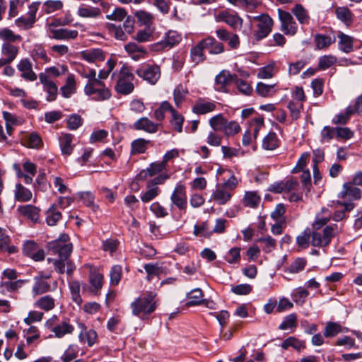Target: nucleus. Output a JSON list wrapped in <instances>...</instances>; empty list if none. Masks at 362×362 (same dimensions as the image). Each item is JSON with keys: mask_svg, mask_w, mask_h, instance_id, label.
Listing matches in <instances>:
<instances>
[{"mask_svg": "<svg viewBox=\"0 0 362 362\" xmlns=\"http://www.w3.org/2000/svg\"><path fill=\"white\" fill-rule=\"evenodd\" d=\"M144 268L147 273V279L148 281H150L153 276H158L162 272V269L158 264H146Z\"/></svg>", "mask_w": 362, "mask_h": 362, "instance_id": "obj_61", "label": "nucleus"}, {"mask_svg": "<svg viewBox=\"0 0 362 362\" xmlns=\"http://www.w3.org/2000/svg\"><path fill=\"white\" fill-rule=\"evenodd\" d=\"M170 199L173 204L179 209H185L187 204L185 187L183 185H177L172 193Z\"/></svg>", "mask_w": 362, "mask_h": 362, "instance_id": "obj_14", "label": "nucleus"}, {"mask_svg": "<svg viewBox=\"0 0 362 362\" xmlns=\"http://www.w3.org/2000/svg\"><path fill=\"white\" fill-rule=\"evenodd\" d=\"M315 41L317 49H321L329 47L334 42V36H329L325 35H316L315 36Z\"/></svg>", "mask_w": 362, "mask_h": 362, "instance_id": "obj_45", "label": "nucleus"}, {"mask_svg": "<svg viewBox=\"0 0 362 362\" xmlns=\"http://www.w3.org/2000/svg\"><path fill=\"white\" fill-rule=\"evenodd\" d=\"M337 18L346 25H350L353 22V15L347 7H337L335 8Z\"/></svg>", "mask_w": 362, "mask_h": 362, "instance_id": "obj_32", "label": "nucleus"}, {"mask_svg": "<svg viewBox=\"0 0 362 362\" xmlns=\"http://www.w3.org/2000/svg\"><path fill=\"white\" fill-rule=\"evenodd\" d=\"M148 142L149 141L141 138L133 141L132 143V154L144 153L147 148Z\"/></svg>", "mask_w": 362, "mask_h": 362, "instance_id": "obj_49", "label": "nucleus"}, {"mask_svg": "<svg viewBox=\"0 0 362 362\" xmlns=\"http://www.w3.org/2000/svg\"><path fill=\"white\" fill-rule=\"evenodd\" d=\"M311 238V232L309 229L305 230L296 238L297 245L301 248L308 247Z\"/></svg>", "mask_w": 362, "mask_h": 362, "instance_id": "obj_53", "label": "nucleus"}, {"mask_svg": "<svg viewBox=\"0 0 362 362\" xmlns=\"http://www.w3.org/2000/svg\"><path fill=\"white\" fill-rule=\"evenodd\" d=\"M69 240L67 234H62L58 239L48 243L49 250L58 255L59 259H48V262H52L55 270L59 274L65 272V266L70 267L71 261L69 257L72 252V244L68 243Z\"/></svg>", "mask_w": 362, "mask_h": 362, "instance_id": "obj_1", "label": "nucleus"}, {"mask_svg": "<svg viewBox=\"0 0 362 362\" xmlns=\"http://www.w3.org/2000/svg\"><path fill=\"white\" fill-rule=\"evenodd\" d=\"M1 53L7 57V61L13 62L18 53V47L11 43H4Z\"/></svg>", "mask_w": 362, "mask_h": 362, "instance_id": "obj_44", "label": "nucleus"}, {"mask_svg": "<svg viewBox=\"0 0 362 362\" xmlns=\"http://www.w3.org/2000/svg\"><path fill=\"white\" fill-rule=\"evenodd\" d=\"M307 264V261L305 258H296L288 267L287 271L292 274H296L303 271Z\"/></svg>", "mask_w": 362, "mask_h": 362, "instance_id": "obj_51", "label": "nucleus"}, {"mask_svg": "<svg viewBox=\"0 0 362 362\" xmlns=\"http://www.w3.org/2000/svg\"><path fill=\"white\" fill-rule=\"evenodd\" d=\"M187 94V90L182 85H179L175 88L173 91V99L177 107H180L182 102L185 100Z\"/></svg>", "mask_w": 362, "mask_h": 362, "instance_id": "obj_50", "label": "nucleus"}, {"mask_svg": "<svg viewBox=\"0 0 362 362\" xmlns=\"http://www.w3.org/2000/svg\"><path fill=\"white\" fill-rule=\"evenodd\" d=\"M204 294L200 288H194L187 293L188 302L187 306H194L201 304H204L208 308H211L209 304L211 303L207 300L203 298Z\"/></svg>", "mask_w": 362, "mask_h": 362, "instance_id": "obj_21", "label": "nucleus"}, {"mask_svg": "<svg viewBox=\"0 0 362 362\" xmlns=\"http://www.w3.org/2000/svg\"><path fill=\"white\" fill-rule=\"evenodd\" d=\"M216 20L218 22H224L233 29L241 27L243 25V19L235 12H230L224 10L219 12L216 16Z\"/></svg>", "mask_w": 362, "mask_h": 362, "instance_id": "obj_11", "label": "nucleus"}, {"mask_svg": "<svg viewBox=\"0 0 362 362\" xmlns=\"http://www.w3.org/2000/svg\"><path fill=\"white\" fill-rule=\"evenodd\" d=\"M84 93L96 101L106 100L111 97L110 89L102 81L95 83L86 84Z\"/></svg>", "mask_w": 362, "mask_h": 362, "instance_id": "obj_7", "label": "nucleus"}, {"mask_svg": "<svg viewBox=\"0 0 362 362\" xmlns=\"http://www.w3.org/2000/svg\"><path fill=\"white\" fill-rule=\"evenodd\" d=\"M124 49L134 60L144 58L147 54L146 50L143 47L138 45L135 42H129L125 45Z\"/></svg>", "mask_w": 362, "mask_h": 362, "instance_id": "obj_25", "label": "nucleus"}, {"mask_svg": "<svg viewBox=\"0 0 362 362\" xmlns=\"http://www.w3.org/2000/svg\"><path fill=\"white\" fill-rule=\"evenodd\" d=\"M309 295V292L307 289L299 287L296 288L293 293H292V297L293 298V300L300 305H303L305 300V298Z\"/></svg>", "mask_w": 362, "mask_h": 362, "instance_id": "obj_56", "label": "nucleus"}, {"mask_svg": "<svg viewBox=\"0 0 362 362\" xmlns=\"http://www.w3.org/2000/svg\"><path fill=\"white\" fill-rule=\"evenodd\" d=\"M161 124L155 123L146 117H143L134 123V128L136 130L144 131L149 134L158 132Z\"/></svg>", "mask_w": 362, "mask_h": 362, "instance_id": "obj_16", "label": "nucleus"}, {"mask_svg": "<svg viewBox=\"0 0 362 362\" xmlns=\"http://www.w3.org/2000/svg\"><path fill=\"white\" fill-rule=\"evenodd\" d=\"M339 232L337 225L327 226L322 230V235L317 231L311 233V245L314 247L327 246L333 237Z\"/></svg>", "mask_w": 362, "mask_h": 362, "instance_id": "obj_6", "label": "nucleus"}, {"mask_svg": "<svg viewBox=\"0 0 362 362\" xmlns=\"http://www.w3.org/2000/svg\"><path fill=\"white\" fill-rule=\"evenodd\" d=\"M209 125L214 131H220L226 136H232L241 130L240 124L235 121H228L221 114L216 115L209 119Z\"/></svg>", "mask_w": 362, "mask_h": 362, "instance_id": "obj_4", "label": "nucleus"}, {"mask_svg": "<svg viewBox=\"0 0 362 362\" xmlns=\"http://www.w3.org/2000/svg\"><path fill=\"white\" fill-rule=\"evenodd\" d=\"M33 194L30 190L25 188L21 184H16L15 189V197L18 202H28L32 199Z\"/></svg>", "mask_w": 362, "mask_h": 362, "instance_id": "obj_38", "label": "nucleus"}, {"mask_svg": "<svg viewBox=\"0 0 362 362\" xmlns=\"http://www.w3.org/2000/svg\"><path fill=\"white\" fill-rule=\"evenodd\" d=\"M22 142L24 146L30 148H39L42 145L41 138L35 132H33L28 136H25L23 138Z\"/></svg>", "mask_w": 362, "mask_h": 362, "instance_id": "obj_35", "label": "nucleus"}, {"mask_svg": "<svg viewBox=\"0 0 362 362\" xmlns=\"http://www.w3.org/2000/svg\"><path fill=\"white\" fill-rule=\"evenodd\" d=\"M63 2L60 0H48L44 3L45 12L52 13L63 8Z\"/></svg>", "mask_w": 362, "mask_h": 362, "instance_id": "obj_54", "label": "nucleus"}, {"mask_svg": "<svg viewBox=\"0 0 362 362\" xmlns=\"http://www.w3.org/2000/svg\"><path fill=\"white\" fill-rule=\"evenodd\" d=\"M134 76L129 67L123 64L117 76L115 90L121 95H126L132 93L134 89Z\"/></svg>", "mask_w": 362, "mask_h": 362, "instance_id": "obj_5", "label": "nucleus"}, {"mask_svg": "<svg viewBox=\"0 0 362 362\" xmlns=\"http://www.w3.org/2000/svg\"><path fill=\"white\" fill-rule=\"evenodd\" d=\"M261 202V196L255 191H247L245 193L242 200L243 205L245 207L256 209Z\"/></svg>", "mask_w": 362, "mask_h": 362, "instance_id": "obj_23", "label": "nucleus"}, {"mask_svg": "<svg viewBox=\"0 0 362 362\" xmlns=\"http://www.w3.org/2000/svg\"><path fill=\"white\" fill-rule=\"evenodd\" d=\"M0 39L5 41L4 43H12L20 42L22 37L20 35L15 34L13 30L7 28L0 29Z\"/></svg>", "mask_w": 362, "mask_h": 362, "instance_id": "obj_39", "label": "nucleus"}, {"mask_svg": "<svg viewBox=\"0 0 362 362\" xmlns=\"http://www.w3.org/2000/svg\"><path fill=\"white\" fill-rule=\"evenodd\" d=\"M281 347L284 349L292 347L297 351L300 352L302 349L305 348V344L303 341H300L294 337H289L282 342Z\"/></svg>", "mask_w": 362, "mask_h": 362, "instance_id": "obj_36", "label": "nucleus"}, {"mask_svg": "<svg viewBox=\"0 0 362 362\" xmlns=\"http://www.w3.org/2000/svg\"><path fill=\"white\" fill-rule=\"evenodd\" d=\"M17 68L21 72V76L24 79L30 81L37 79V75L33 71L32 63L28 59L21 60L17 65Z\"/></svg>", "mask_w": 362, "mask_h": 362, "instance_id": "obj_19", "label": "nucleus"}, {"mask_svg": "<svg viewBox=\"0 0 362 362\" xmlns=\"http://www.w3.org/2000/svg\"><path fill=\"white\" fill-rule=\"evenodd\" d=\"M74 330V327L67 321H63L52 328V332L57 338H62L66 334H71Z\"/></svg>", "mask_w": 362, "mask_h": 362, "instance_id": "obj_28", "label": "nucleus"}, {"mask_svg": "<svg viewBox=\"0 0 362 362\" xmlns=\"http://www.w3.org/2000/svg\"><path fill=\"white\" fill-rule=\"evenodd\" d=\"M138 76L150 84H156L160 77V69L156 64H144L136 70Z\"/></svg>", "mask_w": 362, "mask_h": 362, "instance_id": "obj_8", "label": "nucleus"}, {"mask_svg": "<svg viewBox=\"0 0 362 362\" xmlns=\"http://www.w3.org/2000/svg\"><path fill=\"white\" fill-rule=\"evenodd\" d=\"M204 49H209L211 54H219L224 52V46L222 42H218L213 37H207L201 40Z\"/></svg>", "mask_w": 362, "mask_h": 362, "instance_id": "obj_20", "label": "nucleus"}, {"mask_svg": "<svg viewBox=\"0 0 362 362\" xmlns=\"http://www.w3.org/2000/svg\"><path fill=\"white\" fill-rule=\"evenodd\" d=\"M336 61L337 59L334 56H322L319 59L318 68L322 70L327 69L332 66L336 62Z\"/></svg>", "mask_w": 362, "mask_h": 362, "instance_id": "obj_60", "label": "nucleus"}, {"mask_svg": "<svg viewBox=\"0 0 362 362\" xmlns=\"http://www.w3.org/2000/svg\"><path fill=\"white\" fill-rule=\"evenodd\" d=\"M215 34L221 41L227 42L230 49H236L240 47V40L236 33H230L226 28H218L216 30Z\"/></svg>", "mask_w": 362, "mask_h": 362, "instance_id": "obj_12", "label": "nucleus"}, {"mask_svg": "<svg viewBox=\"0 0 362 362\" xmlns=\"http://www.w3.org/2000/svg\"><path fill=\"white\" fill-rule=\"evenodd\" d=\"M50 290V285L43 279L42 274L41 273L35 277V284L33 286L32 291L35 296L47 293Z\"/></svg>", "mask_w": 362, "mask_h": 362, "instance_id": "obj_27", "label": "nucleus"}, {"mask_svg": "<svg viewBox=\"0 0 362 362\" xmlns=\"http://www.w3.org/2000/svg\"><path fill=\"white\" fill-rule=\"evenodd\" d=\"M62 218V214L56 211L55 204H52L47 211L46 222L49 226H55Z\"/></svg>", "mask_w": 362, "mask_h": 362, "instance_id": "obj_48", "label": "nucleus"}, {"mask_svg": "<svg viewBox=\"0 0 362 362\" xmlns=\"http://www.w3.org/2000/svg\"><path fill=\"white\" fill-rule=\"evenodd\" d=\"M69 288L72 300L78 305H81L82 299L80 296V284L77 281L70 282Z\"/></svg>", "mask_w": 362, "mask_h": 362, "instance_id": "obj_55", "label": "nucleus"}, {"mask_svg": "<svg viewBox=\"0 0 362 362\" xmlns=\"http://www.w3.org/2000/svg\"><path fill=\"white\" fill-rule=\"evenodd\" d=\"M293 14L301 24L308 23L309 15L308 11L300 4H297L292 9Z\"/></svg>", "mask_w": 362, "mask_h": 362, "instance_id": "obj_46", "label": "nucleus"}, {"mask_svg": "<svg viewBox=\"0 0 362 362\" xmlns=\"http://www.w3.org/2000/svg\"><path fill=\"white\" fill-rule=\"evenodd\" d=\"M361 191L354 183L347 182L344 183L341 189L338 194L339 198L349 201H356L361 199Z\"/></svg>", "mask_w": 362, "mask_h": 362, "instance_id": "obj_13", "label": "nucleus"}, {"mask_svg": "<svg viewBox=\"0 0 362 362\" xmlns=\"http://www.w3.org/2000/svg\"><path fill=\"white\" fill-rule=\"evenodd\" d=\"M180 40V37L176 36L175 32H169L167 34L165 40L161 41L154 45V49L159 50L166 47H173L175 44L177 43Z\"/></svg>", "mask_w": 362, "mask_h": 362, "instance_id": "obj_37", "label": "nucleus"}, {"mask_svg": "<svg viewBox=\"0 0 362 362\" xmlns=\"http://www.w3.org/2000/svg\"><path fill=\"white\" fill-rule=\"evenodd\" d=\"M74 136L71 134L62 133L59 138L62 153L65 156L71 154L74 146L71 144Z\"/></svg>", "mask_w": 362, "mask_h": 362, "instance_id": "obj_24", "label": "nucleus"}, {"mask_svg": "<svg viewBox=\"0 0 362 362\" xmlns=\"http://www.w3.org/2000/svg\"><path fill=\"white\" fill-rule=\"evenodd\" d=\"M103 276L96 270H91L89 276V281L93 287L92 291L97 292L103 286Z\"/></svg>", "mask_w": 362, "mask_h": 362, "instance_id": "obj_41", "label": "nucleus"}, {"mask_svg": "<svg viewBox=\"0 0 362 362\" xmlns=\"http://www.w3.org/2000/svg\"><path fill=\"white\" fill-rule=\"evenodd\" d=\"M238 185V180L233 175L228 180L216 185L213 191L210 201H213L219 205L226 204L232 197V192Z\"/></svg>", "mask_w": 362, "mask_h": 362, "instance_id": "obj_2", "label": "nucleus"}, {"mask_svg": "<svg viewBox=\"0 0 362 362\" xmlns=\"http://www.w3.org/2000/svg\"><path fill=\"white\" fill-rule=\"evenodd\" d=\"M55 299L50 295H46L37 299L34 305L46 312L52 310L55 307Z\"/></svg>", "mask_w": 362, "mask_h": 362, "instance_id": "obj_29", "label": "nucleus"}, {"mask_svg": "<svg viewBox=\"0 0 362 362\" xmlns=\"http://www.w3.org/2000/svg\"><path fill=\"white\" fill-rule=\"evenodd\" d=\"M35 21V13L32 11L28 18H18L16 20V24L17 26L23 28L24 29L30 28Z\"/></svg>", "mask_w": 362, "mask_h": 362, "instance_id": "obj_52", "label": "nucleus"}, {"mask_svg": "<svg viewBox=\"0 0 362 362\" xmlns=\"http://www.w3.org/2000/svg\"><path fill=\"white\" fill-rule=\"evenodd\" d=\"M83 120L79 115L74 114L67 120V127L71 130H76L82 125Z\"/></svg>", "mask_w": 362, "mask_h": 362, "instance_id": "obj_64", "label": "nucleus"}, {"mask_svg": "<svg viewBox=\"0 0 362 362\" xmlns=\"http://www.w3.org/2000/svg\"><path fill=\"white\" fill-rule=\"evenodd\" d=\"M80 198L83 201L87 206L91 208L93 211H96L98 206L94 203V197L90 192H83L79 193Z\"/></svg>", "mask_w": 362, "mask_h": 362, "instance_id": "obj_59", "label": "nucleus"}, {"mask_svg": "<svg viewBox=\"0 0 362 362\" xmlns=\"http://www.w3.org/2000/svg\"><path fill=\"white\" fill-rule=\"evenodd\" d=\"M235 79H236V75H232L223 70L216 76L215 89L221 92H227V86L234 83Z\"/></svg>", "mask_w": 362, "mask_h": 362, "instance_id": "obj_15", "label": "nucleus"}, {"mask_svg": "<svg viewBox=\"0 0 362 362\" xmlns=\"http://www.w3.org/2000/svg\"><path fill=\"white\" fill-rule=\"evenodd\" d=\"M339 45L341 50L345 53H349L352 50L353 37L339 32L338 34Z\"/></svg>", "mask_w": 362, "mask_h": 362, "instance_id": "obj_40", "label": "nucleus"}, {"mask_svg": "<svg viewBox=\"0 0 362 362\" xmlns=\"http://www.w3.org/2000/svg\"><path fill=\"white\" fill-rule=\"evenodd\" d=\"M275 86V84L267 85L264 83L259 82L257 84L256 92L262 97H270L276 93V90L274 89Z\"/></svg>", "mask_w": 362, "mask_h": 362, "instance_id": "obj_43", "label": "nucleus"}, {"mask_svg": "<svg viewBox=\"0 0 362 362\" xmlns=\"http://www.w3.org/2000/svg\"><path fill=\"white\" fill-rule=\"evenodd\" d=\"M81 57L90 63L102 62L105 59L104 52L100 49H92L83 51L81 53Z\"/></svg>", "mask_w": 362, "mask_h": 362, "instance_id": "obj_26", "label": "nucleus"}, {"mask_svg": "<svg viewBox=\"0 0 362 362\" xmlns=\"http://www.w3.org/2000/svg\"><path fill=\"white\" fill-rule=\"evenodd\" d=\"M77 13L81 18H94L100 15V10L97 7L81 5L79 6Z\"/></svg>", "mask_w": 362, "mask_h": 362, "instance_id": "obj_30", "label": "nucleus"}, {"mask_svg": "<svg viewBox=\"0 0 362 362\" xmlns=\"http://www.w3.org/2000/svg\"><path fill=\"white\" fill-rule=\"evenodd\" d=\"M279 17L281 22V30L286 35H294L297 32V25L291 14L283 10H278Z\"/></svg>", "mask_w": 362, "mask_h": 362, "instance_id": "obj_10", "label": "nucleus"}, {"mask_svg": "<svg viewBox=\"0 0 362 362\" xmlns=\"http://www.w3.org/2000/svg\"><path fill=\"white\" fill-rule=\"evenodd\" d=\"M204 47L200 41L197 45L192 47L190 50V58L194 64L203 62L206 57L204 54Z\"/></svg>", "mask_w": 362, "mask_h": 362, "instance_id": "obj_31", "label": "nucleus"}, {"mask_svg": "<svg viewBox=\"0 0 362 362\" xmlns=\"http://www.w3.org/2000/svg\"><path fill=\"white\" fill-rule=\"evenodd\" d=\"M79 327L81 329L78 336L80 340L83 341V336H86L88 346H92L95 343L98 338L96 332L94 329H89L87 331L86 327L83 323H80Z\"/></svg>", "mask_w": 362, "mask_h": 362, "instance_id": "obj_34", "label": "nucleus"}, {"mask_svg": "<svg viewBox=\"0 0 362 362\" xmlns=\"http://www.w3.org/2000/svg\"><path fill=\"white\" fill-rule=\"evenodd\" d=\"M240 248L233 247L231 248L228 254L226 255L225 259L229 264L238 263L240 259Z\"/></svg>", "mask_w": 362, "mask_h": 362, "instance_id": "obj_62", "label": "nucleus"}, {"mask_svg": "<svg viewBox=\"0 0 362 362\" xmlns=\"http://www.w3.org/2000/svg\"><path fill=\"white\" fill-rule=\"evenodd\" d=\"M155 297L156 294L149 292L137 298L131 303L133 315L144 318L146 315L152 313L156 308Z\"/></svg>", "mask_w": 362, "mask_h": 362, "instance_id": "obj_3", "label": "nucleus"}, {"mask_svg": "<svg viewBox=\"0 0 362 362\" xmlns=\"http://www.w3.org/2000/svg\"><path fill=\"white\" fill-rule=\"evenodd\" d=\"M297 326V316L292 313L287 315L284 320L280 324L279 328L285 330L290 328H296Z\"/></svg>", "mask_w": 362, "mask_h": 362, "instance_id": "obj_57", "label": "nucleus"}, {"mask_svg": "<svg viewBox=\"0 0 362 362\" xmlns=\"http://www.w3.org/2000/svg\"><path fill=\"white\" fill-rule=\"evenodd\" d=\"M216 107V103L199 98L192 107V112L197 115H205L213 112Z\"/></svg>", "mask_w": 362, "mask_h": 362, "instance_id": "obj_18", "label": "nucleus"}, {"mask_svg": "<svg viewBox=\"0 0 362 362\" xmlns=\"http://www.w3.org/2000/svg\"><path fill=\"white\" fill-rule=\"evenodd\" d=\"M347 330V328H343L337 322H329L325 327L323 334L325 337H334L339 333L345 332Z\"/></svg>", "mask_w": 362, "mask_h": 362, "instance_id": "obj_33", "label": "nucleus"}, {"mask_svg": "<svg viewBox=\"0 0 362 362\" xmlns=\"http://www.w3.org/2000/svg\"><path fill=\"white\" fill-rule=\"evenodd\" d=\"M78 347L76 345H70L69 348L64 351L62 356V360L64 362H69L77 356Z\"/></svg>", "mask_w": 362, "mask_h": 362, "instance_id": "obj_63", "label": "nucleus"}, {"mask_svg": "<svg viewBox=\"0 0 362 362\" xmlns=\"http://www.w3.org/2000/svg\"><path fill=\"white\" fill-rule=\"evenodd\" d=\"M76 82L73 75H69L66 81V84L61 88L62 94L64 98H69L75 92Z\"/></svg>", "mask_w": 362, "mask_h": 362, "instance_id": "obj_47", "label": "nucleus"}, {"mask_svg": "<svg viewBox=\"0 0 362 362\" xmlns=\"http://www.w3.org/2000/svg\"><path fill=\"white\" fill-rule=\"evenodd\" d=\"M52 38L59 40H69L77 37L78 31L76 30H69L67 28L50 29Z\"/></svg>", "mask_w": 362, "mask_h": 362, "instance_id": "obj_22", "label": "nucleus"}, {"mask_svg": "<svg viewBox=\"0 0 362 362\" xmlns=\"http://www.w3.org/2000/svg\"><path fill=\"white\" fill-rule=\"evenodd\" d=\"M17 210L21 216L25 217L32 222L35 223L39 221L40 209L38 207L34 205L27 204L19 206Z\"/></svg>", "mask_w": 362, "mask_h": 362, "instance_id": "obj_17", "label": "nucleus"}, {"mask_svg": "<svg viewBox=\"0 0 362 362\" xmlns=\"http://www.w3.org/2000/svg\"><path fill=\"white\" fill-rule=\"evenodd\" d=\"M279 146L277 136L274 132L269 133L263 139L262 148L265 150L272 151Z\"/></svg>", "mask_w": 362, "mask_h": 362, "instance_id": "obj_42", "label": "nucleus"}, {"mask_svg": "<svg viewBox=\"0 0 362 362\" xmlns=\"http://www.w3.org/2000/svg\"><path fill=\"white\" fill-rule=\"evenodd\" d=\"M252 19L257 22V29L254 33L255 39L260 40L266 37L272 31V27L273 25L272 19L266 14L254 16Z\"/></svg>", "mask_w": 362, "mask_h": 362, "instance_id": "obj_9", "label": "nucleus"}, {"mask_svg": "<svg viewBox=\"0 0 362 362\" xmlns=\"http://www.w3.org/2000/svg\"><path fill=\"white\" fill-rule=\"evenodd\" d=\"M172 115V119L170 123L173 127L174 129L179 133L182 132V125L184 122V117L180 115L178 112H173Z\"/></svg>", "mask_w": 362, "mask_h": 362, "instance_id": "obj_58", "label": "nucleus"}]
</instances>
